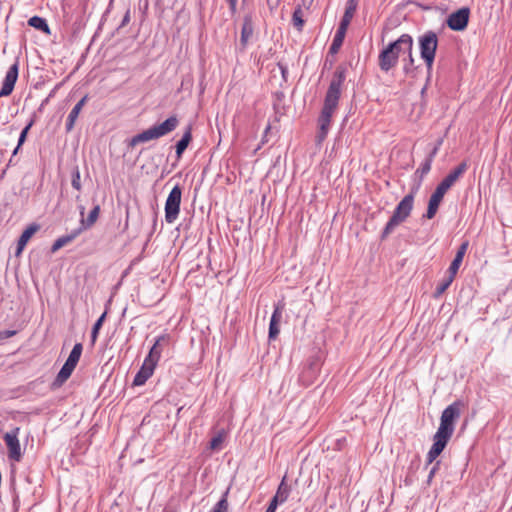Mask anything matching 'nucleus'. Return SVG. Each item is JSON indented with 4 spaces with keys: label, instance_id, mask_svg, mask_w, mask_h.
<instances>
[{
    "label": "nucleus",
    "instance_id": "f3484780",
    "mask_svg": "<svg viewBox=\"0 0 512 512\" xmlns=\"http://www.w3.org/2000/svg\"><path fill=\"white\" fill-rule=\"evenodd\" d=\"M40 229L36 223L30 224L21 234L17 242L16 256L20 255L29 239Z\"/></svg>",
    "mask_w": 512,
    "mask_h": 512
},
{
    "label": "nucleus",
    "instance_id": "dca6fc26",
    "mask_svg": "<svg viewBox=\"0 0 512 512\" xmlns=\"http://www.w3.org/2000/svg\"><path fill=\"white\" fill-rule=\"evenodd\" d=\"M286 480H287V477L285 475L282 478L280 484L278 485L276 494L272 497V499L270 501L271 503H274L276 506L287 501V499L290 495L291 486L287 484Z\"/></svg>",
    "mask_w": 512,
    "mask_h": 512
},
{
    "label": "nucleus",
    "instance_id": "49530a36",
    "mask_svg": "<svg viewBox=\"0 0 512 512\" xmlns=\"http://www.w3.org/2000/svg\"><path fill=\"white\" fill-rule=\"evenodd\" d=\"M49 103V97H46L40 104L38 111L42 112L44 110V107Z\"/></svg>",
    "mask_w": 512,
    "mask_h": 512
},
{
    "label": "nucleus",
    "instance_id": "5701e85b",
    "mask_svg": "<svg viewBox=\"0 0 512 512\" xmlns=\"http://www.w3.org/2000/svg\"><path fill=\"white\" fill-rule=\"evenodd\" d=\"M191 140H192V128L189 125V126H187L181 139L175 145V152H176V156L178 159H180L182 157L183 153L187 149Z\"/></svg>",
    "mask_w": 512,
    "mask_h": 512
},
{
    "label": "nucleus",
    "instance_id": "2eb2a0df",
    "mask_svg": "<svg viewBox=\"0 0 512 512\" xmlns=\"http://www.w3.org/2000/svg\"><path fill=\"white\" fill-rule=\"evenodd\" d=\"M155 368H156L155 365L144 361L141 368L136 373V375L133 379V385L134 386L144 385L146 383V381L153 375Z\"/></svg>",
    "mask_w": 512,
    "mask_h": 512
},
{
    "label": "nucleus",
    "instance_id": "412c9836",
    "mask_svg": "<svg viewBox=\"0 0 512 512\" xmlns=\"http://www.w3.org/2000/svg\"><path fill=\"white\" fill-rule=\"evenodd\" d=\"M80 234V230L76 228L72 230L69 234L57 238L51 246V252H57L62 247L74 241Z\"/></svg>",
    "mask_w": 512,
    "mask_h": 512
},
{
    "label": "nucleus",
    "instance_id": "6e6552de",
    "mask_svg": "<svg viewBox=\"0 0 512 512\" xmlns=\"http://www.w3.org/2000/svg\"><path fill=\"white\" fill-rule=\"evenodd\" d=\"M181 197L182 189L177 184L172 188L165 202V220L169 224L174 223L179 216Z\"/></svg>",
    "mask_w": 512,
    "mask_h": 512
},
{
    "label": "nucleus",
    "instance_id": "b1692460",
    "mask_svg": "<svg viewBox=\"0 0 512 512\" xmlns=\"http://www.w3.org/2000/svg\"><path fill=\"white\" fill-rule=\"evenodd\" d=\"M432 163L433 160L426 157L420 167L415 171L414 177L417 179V185L415 188H417V190L421 186L424 177L430 172Z\"/></svg>",
    "mask_w": 512,
    "mask_h": 512
},
{
    "label": "nucleus",
    "instance_id": "20e7f679",
    "mask_svg": "<svg viewBox=\"0 0 512 512\" xmlns=\"http://www.w3.org/2000/svg\"><path fill=\"white\" fill-rule=\"evenodd\" d=\"M416 193L417 188H412L411 192L404 196L403 199L397 204L392 216L381 232V240H385L398 225H400L410 216L414 206V197Z\"/></svg>",
    "mask_w": 512,
    "mask_h": 512
},
{
    "label": "nucleus",
    "instance_id": "8fccbe9b",
    "mask_svg": "<svg viewBox=\"0 0 512 512\" xmlns=\"http://www.w3.org/2000/svg\"><path fill=\"white\" fill-rule=\"evenodd\" d=\"M84 211H85V207L84 206H80V215H81V218L84 217Z\"/></svg>",
    "mask_w": 512,
    "mask_h": 512
},
{
    "label": "nucleus",
    "instance_id": "1a4fd4ad",
    "mask_svg": "<svg viewBox=\"0 0 512 512\" xmlns=\"http://www.w3.org/2000/svg\"><path fill=\"white\" fill-rule=\"evenodd\" d=\"M451 437L452 435L450 434H445L438 430L436 431L433 436V444L426 455V467L432 464L443 452Z\"/></svg>",
    "mask_w": 512,
    "mask_h": 512
},
{
    "label": "nucleus",
    "instance_id": "cd10ccee",
    "mask_svg": "<svg viewBox=\"0 0 512 512\" xmlns=\"http://www.w3.org/2000/svg\"><path fill=\"white\" fill-rule=\"evenodd\" d=\"M292 23H293V26L299 31L301 32L303 30V27H304V24H305V21L303 19V11L301 9L300 6H298L294 12H293V15H292Z\"/></svg>",
    "mask_w": 512,
    "mask_h": 512
},
{
    "label": "nucleus",
    "instance_id": "4468645a",
    "mask_svg": "<svg viewBox=\"0 0 512 512\" xmlns=\"http://www.w3.org/2000/svg\"><path fill=\"white\" fill-rule=\"evenodd\" d=\"M282 310H283V306H280L279 304L274 306V311H273L271 319H270L269 331H268V337L270 340L276 339V337L280 333L279 323L282 318Z\"/></svg>",
    "mask_w": 512,
    "mask_h": 512
},
{
    "label": "nucleus",
    "instance_id": "e433bc0d",
    "mask_svg": "<svg viewBox=\"0 0 512 512\" xmlns=\"http://www.w3.org/2000/svg\"><path fill=\"white\" fill-rule=\"evenodd\" d=\"M433 463H434V465L431 467V469L429 471V474H428V477H427V481H426L428 485L431 484L433 477L435 476V474L439 470L441 461L440 460H437V461L435 460Z\"/></svg>",
    "mask_w": 512,
    "mask_h": 512
},
{
    "label": "nucleus",
    "instance_id": "c756f323",
    "mask_svg": "<svg viewBox=\"0 0 512 512\" xmlns=\"http://www.w3.org/2000/svg\"><path fill=\"white\" fill-rule=\"evenodd\" d=\"M82 351H83L82 344L81 343H76L73 346V348H72V350H71V352H70V354H69V356H68L66 361L70 362L71 364H73L75 366H77V364L79 362V359L81 357Z\"/></svg>",
    "mask_w": 512,
    "mask_h": 512
},
{
    "label": "nucleus",
    "instance_id": "ea45409f",
    "mask_svg": "<svg viewBox=\"0 0 512 512\" xmlns=\"http://www.w3.org/2000/svg\"><path fill=\"white\" fill-rule=\"evenodd\" d=\"M17 334L16 330H1L0 331V340H5L10 337H13Z\"/></svg>",
    "mask_w": 512,
    "mask_h": 512
},
{
    "label": "nucleus",
    "instance_id": "c85d7f7f",
    "mask_svg": "<svg viewBox=\"0 0 512 512\" xmlns=\"http://www.w3.org/2000/svg\"><path fill=\"white\" fill-rule=\"evenodd\" d=\"M106 315H107V312L105 311L104 313H102V315L96 320V322L94 323L93 327H92V330H91V343L92 345L95 344L97 338H98V335H99V331L106 319Z\"/></svg>",
    "mask_w": 512,
    "mask_h": 512
},
{
    "label": "nucleus",
    "instance_id": "72a5a7b5",
    "mask_svg": "<svg viewBox=\"0 0 512 512\" xmlns=\"http://www.w3.org/2000/svg\"><path fill=\"white\" fill-rule=\"evenodd\" d=\"M454 277H455L454 275L450 274L448 277L443 279L437 285L434 296L439 297L440 295H442L448 289V287L451 285V283L454 280Z\"/></svg>",
    "mask_w": 512,
    "mask_h": 512
},
{
    "label": "nucleus",
    "instance_id": "de8ad7c7",
    "mask_svg": "<svg viewBox=\"0 0 512 512\" xmlns=\"http://www.w3.org/2000/svg\"><path fill=\"white\" fill-rule=\"evenodd\" d=\"M277 507L274 503L270 502L265 512H275Z\"/></svg>",
    "mask_w": 512,
    "mask_h": 512
},
{
    "label": "nucleus",
    "instance_id": "4be33fe9",
    "mask_svg": "<svg viewBox=\"0 0 512 512\" xmlns=\"http://www.w3.org/2000/svg\"><path fill=\"white\" fill-rule=\"evenodd\" d=\"M99 213H100V206L95 205L94 208L89 212L87 218L82 217L80 219V225L77 228L78 230H80V233L91 228L95 224V222L97 221V219L99 217Z\"/></svg>",
    "mask_w": 512,
    "mask_h": 512
},
{
    "label": "nucleus",
    "instance_id": "37998d69",
    "mask_svg": "<svg viewBox=\"0 0 512 512\" xmlns=\"http://www.w3.org/2000/svg\"><path fill=\"white\" fill-rule=\"evenodd\" d=\"M341 46H342V45L337 44V43H335V42H333V41H332V43H331V45H330V47H329V53H330V54H332V55H333V54H337V53L339 52V50H340Z\"/></svg>",
    "mask_w": 512,
    "mask_h": 512
},
{
    "label": "nucleus",
    "instance_id": "393cba45",
    "mask_svg": "<svg viewBox=\"0 0 512 512\" xmlns=\"http://www.w3.org/2000/svg\"><path fill=\"white\" fill-rule=\"evenodd\" d=\"M28 25L35 28L36 30H39V31L45 33L46 35L51 34L50 27H49L46 19L43 17H40V16L31 17L28 20Z\"/></svg>",
    "mask_w": 512,
    "mask_h": 512
},
{
    "label": "nucleus",
    "instance_id": "c9c22d12",
    "mask_svg": "<svg viewBox=\"0 0 512 512\" xmlns=\"http://www.w3.org/2000/svg\"><path fill=\"white\" fill-rule=\"evenodd\" d=\"M71 185L74 189L80 191L81 186V175L78 167H76L72 172V179H71Z\"/></svg>",
    "mask_w": 512,
    "mask_h": 512
},
{
    "label": "nucleus",
    "instance_id": "a18cd8bd",
    "mask_svg": "<svg viewBox=\"0 0 512 512\" xmlns=\"http://www.w3.org/2000/svg\"><path fill=\"white\" fill-rule=\"evenodd\" d=\"M228 4H229V9L232 13H235L236 12V7H237V0H227Z\"/></svg>",
    "mask_w": 512,
    "mask_h": 512
},
{
    "label": "nucleus",
    "instance_id": "39448f33",
    "mask_svg": "<svg viewBox=\"0 0 512 512\" xmlns=\"http://www.w3.org/2000/svg\"><path fill=\"white\" fill-rule=\"evenodd\" d=\"M179 125V119L173 115L168 117L165 121L160 124L154 125L136 135H134L128 142L129 147H135L136 145L151 140L163 137L172 131H174Z\"/></svg>",
    "mask_w": 512,
    "mask_h": 512
},
{
    "label": "nucleus",
    "instance_id": "a19ab883",
    "mask_svg": "<svg viewBox=\"0 0 512 512\" xmlns=\"http://www.w3.org/2000/svg\"><path fill=\"white\" fill-rule=\"evenodd\" d=\"M350 22H351V21H349V20H346V19H343V18H342V19H341V21H340V23H339V26H338V28H337V31H339V32H343V33H345V34H346L347 29H348V27H349V25H350Z\"/></svg>",
    "mask_w": 512,
    "mask_h": 512
},
{
    "label": "nucleus",
    "instance_id": "ddd939ff",
    "mask_svg": "<svg viewBox=\"0 0 512 512\" xmlns=\"http://www.w3.org/2000/svg\"><path fill=\"white\" fill-rule=\"evenodd\" d=\"M169 340L168 335H160L156 338L153 346L151 347L148 355L145 357L144 361L147 363H151L157 366L161 353H162V343H167Z\"/></svg>",
    "mask_w": 512,
    "mask_h": 512
},
{
    "label": "nucleus",
    "instance_id": "f03ea898",
    "mask_svg": "<svg viewBox=\"0 0 512 512\" xmlns=\"http://www.w3.org/2000/svg\"><path fill=\"white\" fill-rule=\"evenodd\" d=\"M346 72V67L341 65L334 71L324 98L323 107L319 115L320 118L328 120L332 119V116L339 104L342 86L346 79Z\"/></svg>",
    "mask_w": 512,
    "mask_h": 512
},
{
    "label": "nucleus",
    "instance_id": "9b49d317",
    "mask_svg": "<svg viewBox=\"0 0 512 512\" xmlns=\"http://www.w3.org/2000/svg\"><path fill=\"white\" fill-rule=\"evenodd\" d=\"M18 75H19V62H18V60H16L15 63L12 64L10 66V68L8 69V71L6 72V75L4 77L2 87L0 90V98L9 96L13 92L15 84L18 79Z\"/></svg>",
    "mask_w": 512,
    "mask_h": 512
},
{
    "label": "nucleus",
    "instance_id": "0eeeda50",
    "mask_svg": "<svg viewBox=\"0 0 512 512\" xmlns=\"http://www.w3.org/2000/svg\"><path fill=\"white\" fill-rule=\"evenodd\" d=\"M461 407L463 402L460 400L454 401L452 404L447 406L440 417V425L438 431L444 432L445 434L453 435L455 430V421L459 419L461 415Z\"/></svg>",
    "mask_w": 512,
    "mask_h": 512
},
{
    "label": "nucleus",
    "instance_id": "09e8293b",
    "mask_svg": "<svg viewBox=\"0 0 512 512\" xmlns=\"http://www.w3.org/2000/svg\"><path fill=\"white\" fill-rule=\"evenodd\" d=\"M270 129H271V125H270V124H268V125L266 126L265 130H264V135H265V136H267V135H268V133H269Z\"/></svg>",
    "mask_w": 512,
    "mask_h": 512
},
{
    "label": "nucleus",
    "instance_id": "3c124183",
    "mask_svg": "<svg viewBox=\"0 0 512 512\" xmlns=\"http://www.w3.org/2000/svg\"><path fill=\"white\" fill-rule=\"evenodd\" d=\"M267 141H268V140H267V136H265V135L263 134V137H262V140H261L262 144L266 143Z\"/></svg>",
    "mask_w": 512,
    "mask_h": 512
},
{
    "label": "nucleus",
    "instance_id": "603ef678",
    "mask_svg": "<svg viewBox=\"0 0 512 512\" xmlns=\"http://www.w3.org/2000/svg\"><path fill=\"white\" fill-rule=\"evenodd\" d=\"M53 95H54V91L50 92V94L47 97H49V99H50L51 97H53Z\"/></svg>",
    "mask_w": 512,
    "mask_h": 512
},
{
    "label": "nucleus",
    "instance_id": "7c9ffc66",
    "mask_svg": "<svg viewBox=\"0 0 512 512\" xmlns=\"http://www.w3.org/2000/svg\"><path fill=\"white\" fill-rule=\"evenodd\" d=\"M228 494H229V489H227L221 499L213 506V508L211 509L210 512H228V509H229V504H228Z\"/></svg>",
    "mask_w": 512,
    "mask_h": 512
},
{
    "label": "nucleus",
    "instance_id": "4c0bfd02",
    "mask_svg": "<svg viewBox=\"0 0 512 512\" xmlns=\"http://www.w3.org/2000/svg\"><path fill=\"white\" fill-rule=\"evenodd\" d=\"M223 442V434L218 433L216 436H214L210 441V448L211 449H219L221 444Z\"/></svg>",
    "mask_w": 512,
    "mask_h": 512
},
{
    "label": "nucleus",
    "instance_id": "423d86ee",
    "mask_svg": "<svg viewBox=\"0 0 512 512\" xmlns=\"http://www.w3.org/2000/svg\"><path fill=\"white\" fill-rule=\"evenodd\" d=\"M418 43L420 56L426 65L428 74L430 75L438 47L437 34L432 30H428L418 38Z\"/></svg>",
    "mask_w": 512,
    "mask_h": 512
},
{
    "label": "nucleus",
    "instance_id": "f257e3e1",
    "mask_svg": "<svg viewBox=\"0 0 512 512\" xmlns=\"http://www.w3.org/2000/svg\"><path fill=\"white\" fill-rule=\"evenodd\" d=\"M468 164L466 161L461 162L443 180L437 185L436 189L430 196L424 218L432 219L436 215L439 205L443 200L445 193L454 185V183L467 171Z\"/></svg>",
    "mask_w": 512,
    "mask_h": 512
},
{
    "label": "nucleus",
    "instance_id": "473e14b6",
    "mask_svg": "<svg viewBox=\"0 0 512 512\" xmlns=\"http://www.w3.org/2000/svg\"><path fill=\"white\" fill-rule=\"evenodd\" d=\"M406 54H407V57L403 59V61H404L403 71L406 75H412L414 73V71L416 70V67L414 66L415 60H414L412 51L406 52Z\"/></svg>",
    "mask_w": 512,
    "mask_h": 512
},
{
    "label": "nucleus",
    "instance_id": "9d476101",
    "mask_svg": "<svg viewBox=\"0 0 512 512\" xmlns=\"http://www.w3.org/2000/svg\"><path fill=\"white\" fill-rule=\"evenodd\" d=\"M469 17L470 9L462 7L448 16L446 24L453 31H464L468 26Z\"/></svg>",
    "mask_w": 512,
    "mask_h": 512
},
{
    "label": "nucleus",
    "instance_id": "2f4dec72",
    "mask_svg": "<svg viewBox=\"0 0 512 512\" xmlns=\"http://www.w3.org/2000/svg\"><path fill=\"white\" fill-rule=\"evenodd\" d=\"M358 0H347L343 19L351 21L357 10Z\"/></svg>",
    "mask_w": 512,
    "mask_h": 512
},
{
    "label": "nucleus",
    "instance_id": "bb28decb",
    "mask_svg": "<svg viewBox=\"0 0 512 512\" xmlns=\"http://www.w3.org/2000/svg\"><path fill=\"white\" fill-rule=\"evenodd\" d=\"M34 123H35V115L30 119V121L27 123V125L22 129V131H21V133L19 135V138H18V144H17L16 148L13 151V155L17 154L19 148L26 141L28 132L31 129V127L34 125Z\"/></svg>",
    "mask_w": 512,
    "mask_h": 512
},
{
    "label": "nucleus",
    "instance_id": "6ab92c4d",
    "mask_svg": "<svg viewBox=\"0 0 512 512\" xmlns=\"http://www.w3.org/2000/svg\"><path fill=\"white\" fill-rule=\"evenodd\" d=\"M75 365L71 364L70 362L65 361L62 368L58 372L57 376L55 377L53 381V387H60L62 386L71 376L75 369Z\"/></svg>",
    "mask_w": 512,
    "mask_h": 512
},
{
    "label": "nucleus",
    "instance_id": "58836bf2",
    "mask_svg": "<svg viewBox=\"0 0 512 512\" xmlns=\"http://www.w3.org/2000/svg\"><path fill=\"white\" fill-rule=\"evenodd\" d=\"M442 143H443V139L442 138L438 139L436 144H435V146L433 147V149L427 155V158H430L431 160H434V158L437 155V153H438Z\"/></svg>",
    "mask_w": 512,
    "mask_h": 512
},
{
    "label": "nucleus",
    "instance_id": "f704fd0d",
    "mask_svg": "<svg viewBox=\"0 0 512 512\" xmlns=\"http://www.w3.org/2000/svg\"><path fill=\"white\" fill-rule=\"evenodd\" d=\"M252 33V26L248 22H245L241 29V43L244 46L247 44L248 39L252 36Z\"/></svg>",
    "mask_w": 512,
    "mask_h": 512
},
{
    "label": "nucleus",
    "instance_id": "7ed1b4c3",
    "mask_svg": "<svg viewBox=\"0 0 512 512\" xmlns=\"http://www.w3.org/2000/svg\"><path fill=\"white\" fill-rule=\"evenodd\" d=\"M413 50V38L409 34H402L397 40L389 43L379 54L378 64L382 71L388 72L396 66L400 54Z\"/></svg>",
    "mask_w": 512,
    "mask_h": 512
},
{
    "label": "nucleus",
    "instance_id": "aec40b11",
    "mask_svg": "<svg viewBox=\"0 0 512 512\" xmlns=\"http://www.w3.org/2000/svg\"><path fill=\"white\" fill-rule=\"evenodd\" d=\"M469 246V242L468 241H465L463 242L460 247L458 248L457 252H456V255L453 259V261L451 262L450 266H449V274H452V275H456V273L458 272L459 270V267L463 261V258H464V255L467 251V248Z\"/></svg>",
    "mask_w": 512,
    "mask_h": 512
},
{
    "label": "nucleus",
    "instance_id": "c03bdc74",
    "mask_svg": "<svg viewBox=\"0 0 512 512\" xmlns=\"http://www.w3.org/2000/svg\"><path fill=\"white\" fill-rule=\"evenodd\" d=\"M129 22H130V10H127L126 13L123 16V19H122V21L120 23L119 28H122V27L126 26Z\"/></svg>",
    "mask_w": 512,
    "mask_h": 512
},
{
    "label": "nucleus",
    "instance_id": "a878e982",
    "mask_svg": "<svg viewBox=\"0 0 512 512\" xmlns=\"http://www.w3.org/2000/svg\"><path fill=\"white\" fill-rule=\"evenodd\" d=\"M330 124L331 120L318 117L319 130L316 135V140L318 144L322 143L326 139L330 129Z\"/></svg>",
    "mask_w": 512,
    "mask_h": 512
},
{
    "label": "nucleus",
    "instance_id": "f8f14e48",
    "mask_svg": "<svg viewBox=\"0 0 512 512\" xmlns=\"http://www.w3.org/2000/svg\"><path fill=\"white\" fill-rule=\"evenodd\" d=\"M19 428L16 427L11 432L4 435V441L8 448V456L11 460L20 461L22 457L21 447L18 440Z\"/></svg>",
    "mask_w": 512,
    "mask_h": 512
},
{
    "label": "nucleus",
    "instance_id": "79ce46f5",
    "mask_svg": "<svg viewBox=\"0 0 512 512\" xmlns=\"http://www.w3.org/2000/svg\"><path fill=\"white\" fill-rule=\"evenodd\" d=\"M345 35H346L345 33L339 32V31L336 30V33H335L332 41L337 43V44L342 45L343 42H344V39H345Z\"/></svg>",
    "mask_w": 512,
    "mask_h": 512
},
{
    "label": "nucleus",
    "instance_id": "a211bd4d",
    "mask_svg": "<svg viewBox=\"0 0 512 512\" xmlns=\"http://www.w3.org/2000/svg\"><path fill=\"white\" fill-rule=\"evenodd\" d=\"M88 99V96H84L81 100H79L75 106L72 108V110L70 111L68 117H67V120H66V124H65V129H66V132H71L74 128V125H75V122L79 116V113L81 112L83 106L85 105L86 101Z\"/></svg>",
    "mask_w": 512,
    "mask_h": 512
}]
</instances>
